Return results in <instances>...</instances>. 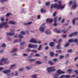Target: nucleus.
Returning <instances> with one entry per match:
<instances>
[{"mask_svg":"<svg viewBox=\"0 0 78 78\" xmlns=\"http://www.w3.org/2000/svg\"><path fill=\"white\" fill-rule=\"evenodd\" d=\"M54 42H50V43L49 45L51 47H53V46H54Z\"/></svg>","mask_w":78,"mask_h":78,"instance_id":"19","label":"nucleus"},{"mask_svg":"<svg viewBox=\"0 0 78 78\" xmlns=\"http://www.w3.org/2000/svg\"><path fill=\"white\" fill-rule=\"evenodd\" d=\"M30 62H33V61H35V59H30L29 60Z\"/></svg>","mask_w":78,"mask_h":78,"instance_id":"35","label":"nucleus"},{"mask_svg":"<svg viewBox=\"0 0 78 78\" xmlns=\"http://www.w3.org/2000/svg\"><path fill=\"white\" fill-rule=\"evenodd\" d=\"M14 34V33H7V36H13Z\"/></svg>","mask_w":78,"mask_h":78,"instance_id":"13","label":"nucleus"},{"mask_svg":"<svg viewBox=\"0 0 78 78\" xmlns=\"http://www.w3.org/2000/svg\"><path fill=\"white\" fill-rule=\"evenodd\" d=\"M1 21H4V19L3 18H1Z\"/></svg>","mask_w":78,"mask_h":78,"instance_id":"62","label":"nucleus"},{"mask_svg":"<svg viewBox=\"0 0 78 78\" xmlns=\"http://www.w3.org/2000/svg\"><path fill=\"white\" fill-rule=\"evenodd\" d=\"M62 51H61V50H57L56 51V53H60L61 52H62Z\"/></svg>","mask_w":78,"mask_h":78,"instance_id":"39","label":"nucleus"},{"mask_svg":"<svg viewBox=\"0 0 78 78\" xmlns=\"http://www.w3.org/2000/svg\"><path fill=\"white\" fill-rule=\"evenodd\" d=\"M48 63L49 64L51 65V66L52 65H53V62H52L51 61V60H50L48 62Z\"/></svg>","mask_w":78,"mask_h":78,"instance_id":"21","label":"nucleus"},{"mask_svg":"<svg viewBox=\"0 0 78 78\" xmlns=\"http://www.w3.org/2000/svg\"><path fill=\"white\" fill-rule=\"evenodd\" d=\"M51 33V31H46L45 32V34H50Z\"/></svg>","mask_w":78,"mask_h":78,"instance_id":"29","label":"nucleus"},{"mask_svg":"<svg viewBox=\"0 0 78 78\" xmlns=\"http://www.w3.org/2000/svg\"><path fill=\"white\" fill-rule=\"evenodd\" d=\"M69 45V43H67L65 45L64 47H68Z\"/></svg>","mask_w":78,"mask_h":78,"instance_id":"24","label":"nucleus"},{"mask_svg":"<svg viewBox=\"0 0 78 78\" xmlns=\"http://www.w3.org/2000/svg\"><path fill=\"white\" fill-rule=\"evenodd\" d=\"M19 37L20 38H22L23 37V36L21 34H19Z\"/></svg>","mask_w":78,"mask_h":78,"instance_id":"42","label":"nucleus"},{"mask_svg":"<svg viewBox=\"0 0 78 78\" xmlns=\"http://www.w3.org/2000/svg\"><path fill=\"white\" fill-rule=\"evenodd\" d=\"M50 4V3L49 2H47L46 3V6H49Z\"/></svg>","mask_w":78,"mask_h":78,"instance_id":"26","label":"nucleus"},{"mask_svg":"<svg viewBox=\"0 0 78 78\" xmlns=\"http://www.w3.org/2000/svg\"><path fill=\"white\" fill-rule=\"evenodd\" d=\"M3 27H5V28H7L8 26L7 25V23H3L2 24H0V28H2Z\"/></svg>","mask_w":78,"mask_h":78,"instance_id":"5","label":"nucleus"},{"mask_svg":"<svg viewBox=\"0 0 78 78\" xmlns=\"http://www.w3.org/2000/svg\"><path fill=\"white\" fill-rule=\"evenodd\" d=\"M73 36V33H72L69 35V37H70Z\"/></svg>","mask_w":78,"mask_h":78,"instance_id":"38","label":"nucleus"},{"mask_svg":"<svg viewBox=\"0 0 78 78\" xmlns=\"http://www.w3.org/2000/svg\"><path fill=\"white\" fill-rule=\"evenodd\" d=\"M41 12H45V10H44V9H41Z\"/></svg>","mask_w":78,"mask_h":78,"instance_id":"28","label":"nucleus"},{"mask_svg":"<svg viewBox=\"0 0 78 78\" xmlns=\"http://www.w3.org/2000/svg\"><path fill=\"white\" fill-rule=\"evenodd\" d=\"M21 34H25V32H24V31H21Z\"/></svg>","mask_w":78,"mask_h":78,"instance_id":"37","label":"nucleus"},{"mask_svg":"<svg viewBox=\"0 0 78 78\" xmlns=\"http://www.w3.org/2000/svg\"><path fill=\"white\" fill-rule=\"evenodd\" d=\"M77 6H78L77 4H75L73 5L72 8L73 9H75V8H76Z\"/></svg>","mask_w":78,"mask_h":78,"instance_id":"16","label":"nucleus"},{"mask_svg":"<svg viewBox=\"0 0 78 78\" xmlns=\"http://www.w3.org/2000/svg\"><path fill=\"white\" fill-rule=\"evenodd\" d=\"M68 52L71 53V52H72V50L71 49L68 50Z\"/></svg>","mask_w":78,"mask_h":78,"instance_id":"55","label":"nucleus"},{"mask_svg":"<svg viewBox=\"0 0 78 78\" xmlns=\"http://www.w3.org/2000/svg\"><path fill=\"white\" fill-rule=\"evenodd\" d=\"M72 1H70L69 2V5H71L72 4Z\"/></svg>","mask_w":78,"mask_h":78,"instance_id":"40","label":"nucleus"},{"mask_svg":"<svg viewBox=\"0 0 78 78\" xmlns=\"http://www.w3.org/2000/svg\"><path fill=\"white\" fill-rule=\"evenodd\" d=\"M23 68H20L19 69V71H23Z\"/></svg>","mask_w":78,"mask_h":78,"instance_id":"52","label":"nucleus"},{"mask_svg":"<svg viewBox=\"0 0 78 78\" xmlns=\"http://www.w3.org/2000/svg\"><path fill=\"white\" fill-rule=\"evenodd\" d=\"M8 58H2L1 59V62H0V66H3V64L2 63V62H4L5 64H8V61H6V60H8Z\"/></svg>","mask_w":78,"mask_h":78,"instance_id":"3","label":"nucleus"},{"mask_svg":"<svg viewBox=\"0 0 78 78\" xmlns=\"http://www.w3.org/2000/svg\"><path fill=\"white\" fill-rule=\"evenodd\" d=\"M47 70L48 73H50L51 72H55V71L56 69L55 68V66H53L48 68Z\"/></svg>","mask_w":78,"mask_h":78,"instance_id":"2","label":"nucleus"},{"mask_svg":"<svg viewBox=\"0 0 78 78\" xmlns=\"http://www.w3.org/2000/svg\"><path fill=\"white\" fill-rule=\"evenodd\" d=\"M48 22L50 23H51L53 22V19L49 18L47 19L46 20V22Z\"/></svg>","mask_w":78,"mask_h":78,"instance_id":"8","label":"nucleus"},{"mask_svg":"<svg viewBox=\"0 0 78 78\" xmlns=\"http://www.w3.org/2000/svg\"><path fill=\"white\" fill-rule=\"evenodd\" d=\"M37 47V45H32V48H36Z\"/></svg>","mask_w":78,"mask_h":78,"instance_id":"20","label":"nucleus"},{"mask_svg":"<svg viewBox=\"0 0 78 78\" xmlns=\"http://www.w3.org/2000/svg\"><path fill=\"white\" fill-rule=\"evenodd\" d=\"M70 76L69 75H67L66 76H65V75H63L61 76L60 78H69V77H70Z\"/></svg>","mask_w":78,"mask_h":78,"instance_id":"9","label":"nucleus"},{"mask_svg":"<svg viewBox=\"0 0 78 78\" xmlns=\"http://www.w3.org/2000/svg\"><path fill=\"white\" fill-rule=\"evenodd\" d=\"M76 19V18H74L72 20V23L73 24H75V20Z\"/></svg>","mask_w":78,"mask_h":78,"instance_id":"22","label":"nucleus"},{"mask_svg":"<svg viewBox=\"0 0 78 78\" xmlns=\"http://www.w3.org/2000/svg\"><path fill=\"white\" fill-rule=\"evenodd\" d=\"M67 71L69 73H73V72H74L75 73H76V74H78V71L77 70H75L74 71H73V69H69L67 70Z\"/></svg>","mask_w":78,"mask_h":78,"instance_id":"7","label":"nucleus"},{"mask_svg":"<svg viewBox=\"0 0 78 78\" xmlns=\"http://www.w3.org/2000/svg\"><path fill=\"white\" fill-rule=\"evenodd\" d=\"M10 15H11V14L8 13L6 15V16L7 17H8V16H10Z\"/></svg>","mask_w":78,"mask_h":78,"instance_id":"36","label":"nucleus"},{"mask_svg":"<svg viewBox=\"0 0 78 78\" xmlns=\"http://www.w3.org/2000/svg\"><path fill=\"white\" fill-rule=\"evenodd\" d=\"M56 14V12H55L53 14V16H55Z\"/></svg>","mask_w":78,"mask_h":78,"instance_id":"50","label":"nucleus"},{"mask_svg":"<svg viewBox=\"0 0 78 78\" xmlns=\"http://www.w3.org/2000/svg\"><path fill=\"white\" fill-rule=\"evenodd\" d=\"M68 42H70V43L73 42V39H70L69 40H68Z\"/></svg>","mask_w":78,"mask_h":78,"instance_id":"27","label":"nucleus"},{"mask_svg":"<svg viewBox=\"0 0 78 78\" xmlns=\"http://www.w3.org/2000/svg\"><path fill=\"white\" fill-rule=\"evenodd\" d=\"M73 42H78V39H75L73 40Z\"/></svg>","mask_w":78,"mask_h":78,"instance_id":"30","label":"nucleus"},{"mask_svg":"<svg viewBox=\"0 0 78 78\" xmlns=\"http://www.w3.org/2000/svg\"><path fill=\"white\" fill-rule=\"evenodd\" d=\"M9 23L10 24H12V25H14V24H16V22L12 21H9Z\"/></svg>","mask_w":78,"mask_h":78,"instance_id":"15","label":"nucleus"},{"mask_svg":"<svg viewBox=\"0 0 78 78\" xmlns=\"http://www.w3.org/2000/svg\"><path fill=\"white\" fill-rule=\"evenodd\" d=\"M42 47V45H40L39 46V48H38V50H41V48Z\"/></svg>","mask_w":78,"mask_h":78,"instance_id":"33","label":"nucleus"},{"mask_svg":"<svg viewBox=\"0 0 78 78\" xmlns=\"http://www.w3.org/2000/svg\"><path fill=\"white\" fill-rule=\"evenodd\" d=\"M33 78H36V75H34L32 76Z\"/></svg>","mask_w":78,"mask_h":78,"instance_id":"43","label":"nucleus"},{"mask_svg":"<svg viewBox=\"0 0 78 78\" xmlns=\"http://www.w3.org/2000/svg\"><path fill=\"white\" fill-rule=\"evenodd\" d=\"M64 19H63L62 21H61V23H63L64 22Z\"/></svg>","mask_w":78,"mask_h":78,"instance_id":"63","label":"nucleus"},{"mask_svg":"<svg viewBox=\"0 0 78 78\" xmlns=\"http://www.w3.org/2000/svg\"><path fill=\"white\" fill-rule=\"evenodd\" d=\"M36 64H42V63L41 62H39V61H37L36 62Z\"/></svg>","mask_w":78,"mask_h":78,"instance_id":"25","label":"nucleus"},{"mask_svg":"<svg viewBox=\"0 0 78 78\" xmlns=\"http://www.w3.org/2000/svg\"><path fill=\"white\" fill-rule=\"evenodd\" d=\"M30 42H33V43H38V44H41V41H37V39H35L34 38H33L30 41Z\"/></svg>","mask_w":78,"mask_h":78,"instance_id":"6","label":"nucleus"},{"mask_svg":"<svg viewBox=\"0 0 78 78\" xmlns=\"http://www.w3.org/2000/svg\"><path fill=\"white\" fill-rule=\"evenodd\" d=\"M63 57L64 56L63 55H60L59 57V58L60 59H62V58H63Z\"/></svg>","mask_w":78,"mask_h":78,"instance_id":"45","label":"nucleus"},{"mask_svg":"<svg viewBox=\"0 0 78 78\" xmlns=\"http://www.w3.org/2000/svg\"><path fill=\"white\" fill-rule=\"evenodd\" d=\"M60 44V43H58V44L56 46V48H57V49H61V48L60 47L61 45Z\"/></svg>","mask_w":78,"mask_h":78,"instance_id":"14","label":"nucleus"},{"mask_svg":"<svg viewBox=\"0 0 78 78\" xmlns=\"http://www.w3.org/2000/svg\"><path fill=\"white\" fill-rule=\"evenodd\" d=\"M54 76L55 77H54V78H58V76H55V75Z\"/></svg>","mask_w":78,"mask_h":78,"instance_id":"59","label":"nucleus"},{"mask_svg":"<svg viewBox=\"0 0 78 78\" xmlns=\"http://www.w3.org/2000/svg\"><path fill=\"white\" fill-rule=\"evenodd\" d=\"M65 73V72L61 71V69H58L57 71L56 74L55 75V76H59V75Z\"/></svg>","mask_w":78,"mask_h":78,"instance_id":"4","label":"nucleus"},{"mask_svg":"<svg viewBox=\"0 0 78 78\" xmlns=\"http://www.w3.org/2000/svg\"><path fill=\"white\" fill-rule=\"evenodd\" d=\"M31 51H32V52H34V53H37V51L36 50H31Z\"/></svg>","mask_w":78,"mask_h":78,"instance_id":"32","label":"nucleus"},{"mask_svg":"<svg viewBox=\"0 0 78 78\" xmlns=\"http://www.w3.org/2000/svg\"><path fill=\"white\" fill-rule=\"evenodd\" d=\"M15 66H16V64H13L11 65L10 66V68H11V67H14Z\"/></svg>","mask_w":78,"mask_h":78,"instance_id":"53","label":"nucleus"},{"mask_svg":"<svg viewBox=\"0 0 78 78\" xmlns=\"http://www.w3.org/2000/svg\"><path fill=\"white\" fill-rule=\"evenodd\" d=\"M28 47L29 48H32L33 45H31V44H29Z\"/></svg>","mask_w":78,"mask_h":78,"instance_id":"31","label":"nucleus"},{"mask_svg":"<svg viewBox=\"0 0 78 78\" xmlns=\"http://www.w3.org/2000/svg\"><path fill=\"white\" fill-rule=\"evenodd\" d=\"M40 30L41 32H44V27H40Z\"/></svg>","mask_w":78,"mask_h":78,"instance_id":"10","label":"nucleus"},{"mask_svg":"<svg viewBox=\"0 0 78 78\" xmlns=\"http://www.w3.org/2000/svg\"><path fill=\"white\" fill-rule=\"evenodd\" d=\"M4 73H8L9 72H10V70H6L3 71Z\"/></svg>","mask_w":78,"mask_h":78,"instance_id":"12","label":"nucleus"},{"mask_svg":"<svg viewBox=\"0 0 78 78\" xmlns=\"http://www.w3.org/2000/svg\"><path fill=\"white\" fill-rule=\"evenodd\" d=\"M16 42H18V41L17 40H15L14 41V43H16Z\"/></svg>","mask_w":78,"mask_h":78,"instance_id":"56","label":"nucleus"},{"mask_svg":"<svg viewBox=\"0 0 78 78\" xmlns=\"http://www.w3.org/2000/svg\"><path fill=\"white\" fill-rule=\"evenodd\" d=\"M54 31H56L57 33H59L61 32V30H57V29L55 28L54 30Z\"/></svg>","mask_w":78,"mask_h":78,"instance_id":"11","label":"nucleus"},{"mask_svg":"<svg viewBox=\"0 0 78 78\" xmlns=\"http://www.w3.org/2000/svg\"><path fill=\"white\" fill-rule=\"evenodd\" d=\"M58 3L59 4H60L59 5L57 4H55L54 5L52 4L51 6V9H52V8H56L57 9H64L65 7V5L62 6L61 4V1L58 2Z\"/></svg>","mask_w":78,"mask_h":78,"instance_id":"1","label":"nucleus"},{"mask_svg":"<svg viewBox=\"0 0 78 78\" xmlns=\"http://www.w3.org/2000/svg\"><path fill=\"white\" fill-rule=\"evenodd\" d=\"M73 35H75V34H77V32H75L74 33H73Z\"/></svg>","mask_w":78,"mask_h":78,"instance_id":"60","label":"nucleus"},{"mask_svg":"<svg viewBox=\"0 0 78 78\" xmlns=\"http://www.w3.org/2000/svg\"><path fill=\"white\" fill-rule=\"evenodd\" d=\"M35 56H40V55L39 54H37L35 55Z\"/></svg>","mask_w":78,"mask_h":78,"instance_id":"49","label":"nucleus"},{"mask_svg":"<svg viewBox=\"0 0 78 78\" xmlns=\"http://www.w3.org/2000/svg\"><path fill=\"white\" fill-rule=\"evenodd\" d=\"M50 55L53 56V55H54V53H53V52H50Z\"/></svg>","mask_w":78,"mask_h":78,"instance_id":"41","label":"nucleus"},{"mask_svg":"<svg viewBox=\"0 0 78 78\" xmlns=\"http://www.w3.org/2000/svg\"><path fill=\"white\" fill-rule=\"evenodd\" d=\"M67 36L66 35H62V37H66V36Z\"/></svg>","mask_w":78,"mask_h":78,"instance_id":"61","label":"nucleus"},{"mask_svg":"<svg viewBox=\"0 0 78 78\" xmlns=\"http://www.w3.org/2000/svg\"><path fill=\"white\" fill-rule=\"evenodd\" d=\"M17 51V49H13V50L11 51V53H13V52H16Z\"/></svg>","mask_w":78,"mask_h":78,"instance_id":"17","label":"nucleus"},{"mask_svg":"<svg viewBox=\"0 0 78 78\" xmlns=\"http://www.w3.org/2000/svg\"><path fill=\"white\" fill-rule=\"evenodd\" d=\"M53 25H54V26H56L57 25V23H56V22H55V23L53 24Z\"/></svg>","mask_w":78,"mask_h":78,"instance_id":"57","label":"nucleus"},{"mask_svg":"<svg viewBox=\"0 0 78 78\" xmlns=\"http://www.w3.org/2000/svg\"><path fill=\"white\" fill-rule=\"evenodd\" d=\"M7 0H1V3H3V2H5L6 1H7Z\"/></svg>","mask_w":78,"mask_h":78,"instance_id":"46","label":"nucleus"},{"mask_svg":"<svg viewBox=\"0 0 78 78\" xmlns=\"http://www.w3.org/2000/svg\"><path fill=\"white\" fill-rule=\"evenodd\" d=\"M31 23H32V22H29L27 23H24V24L25 25H30V24H31Z\"/></svg>","mask_w":78,"mask_h":78,"instance_id":"18","label":"nucleus"},{"mask_svg":"<svg viewBox=\"0 0 78 78\" xmlns=\"http://www.w3.org/2000/svg\"><path fill=\"white\" fill-rule=\"evenodd\" d=\"M57 19H58V18L56 17H55L54 18L55 22H57Z\"/></svg>","mask_w":78,"mask_h":78,"instance_id":"23","label":"nucleus"},{"mask_svg":"<svg viewBox=\"0 0 78 78\" xmlns=\"http://www.w3.org/2000/svg\"><path fill=\"white\" fill-rule=\"evenodd\" d=\"M40 18H41V16H40V15L37 16V19H40Z\"/></svg>","mask_w":78,"mask_h":78,"instance_id":"51","label":"nucleus"},{"mask_svg":"<svg viewBox=\"0 0 78 78\" xmlns=\"http://www.w3.org/2000/svg\"><path fill=\"white\" fill-rule=\"evenodd\" d=\"M62 32H63V33L65 34V33H66V32H67V31L65 30H62Z\"/></svg>","mask_w":78,"mask_h":78,"instance_id":"34","label":"nucleus"},{"mask_svg":"<svg viewBox=\"0 0 78 78\" xmlns=\"http://www.w3.org/2000/svg\"><path fill=\"white\" fill-rule=\"evenodd\" d=\"M78 59V56L75 58L74 61H76V60H77V59Z\"/></svg>","mask_w":78,"mask_h":78,"instance_id":"64","label":"nucleus"},{"mask_svg":"<svg viewBox=\"0 0 78 78\" xmlns=\"http://www.w3.org/2000/svg\"><path fill=\"white\" fill-rule=\"evenodd\" d=\"M5 44L3 43L2 44V47H5Z\"/></svg>","mask_w":78,"mask_h":78,"instance_id":"48","label":"nucleus"},{"mask_svg":"<svg viewBox=\"0 0 78 78\" xmlns=\"http://www.w3.org/2000/svg\"><path fill=\"white\" fill-rule=\"evenodd\" d=\"M26 68L27 69H28V70H30V69H31V68L30 67H28V66H27L26 67Z\"/></svg>","mask_w":78,"mask_h":78,"instance_id":"47","label":"nucleus"},{"mask_svg":"<svg viewBox=\"0 0 78 78\" xmlns=\"http://www.w3.org/2000/svg\"><path fill=\"white\" fill-rule=\"evenodd\" d=\"M53 61H57V59L56 58H54L53 59Z\"/></svg>","mask_w":78,"mask_h":78,"instance_id":"58","label":"nucleus"},{"mask_svg":"<svg viewBox=\"0 0 78 78\" xmlns=\"http://www.w3.org/2000/svg\"><path fill=\"white\" fill-rule=\"evenodd\" d=\"M23 55L24 56H28V54H23Z\"/></svg>","mask_w":78,"mask_h":78,"instance_id":"54","label":"nucleus"},{"mask_svg":"<svg viewBox=\"0 0 78 78\" xmlns=\"http://www.w3.org/2000/svg\"><path fill=\"white\" fill-rule=\"evenodd\" d=\"M25 44V42H23L21 43L20 44V45H21V46L23 45H24V44Z\"/></svg>","mask_w":78,"mask_h":78,"instance_id":"44","label":"nucleus"}]
</instances>
